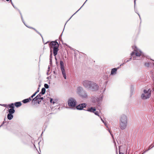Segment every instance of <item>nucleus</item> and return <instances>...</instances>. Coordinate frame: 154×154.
I'll return each instance as SVG.
<instances>
[{"label": "nucleus", "mask_w": 154, "mask_h": 154, "mask_svg": "<svg viewBox=\"0 0 154 154\" xmlns=\"http://www.w3.org/2000/svg\"><path fill=\"white\" fill-rule=\"evenodd\" d=\"M77 93L79 96L83 99H87L88 95L87 92L82 87H78L77 88Z\"/></svg>", "instance_id": "nucleus-3"}, {"label": "nucleus", "mask_w": 154, "mask_h": 154, "mask_svg": "<svg viewBox=\"0 0 154 154\" xmlns=\"http://www.w3.org/2000/svg\"><path fill=\"white\" fill-rule=\"evenodd\" d=\"M50 102L52 103L53 104L56 103V100H54V101H53V99L52 98H50Z\"/></svg>", "instance_id": "nucleus-24"}, {"label": "nucleus", "mask_w": 154, "mask_h": 154, "mask_svg": "<svg viewBox=\"0 0 154 154\" xmlns=\"http://www.w3.org/2000/svg\"><path fill=\"white\" fill-rule=\"evenodd\" d=\"M92 81L88 80H85L82 82L83 86L85 88L89 89Z\"/></svg>", "instance_id": "nucleus-9"}, {"label": "nucleus", "mask_w": 154, "mask_h": 154, "mask_svg": "<svg viewBox=\"0 0 154 154\" xmlns=\"http://www.w3.org/2000/svg\"><path fill=\"white\" fill-rule=\"evenodd\" d=\"M52 63V59H50V63L51 64Z\"/></svg>", "instance_id": "nucleus-43"}, {"label": "nucleus", "mask_w": 154, "mask_h": 154, "mask_svg": "<svg viewBox=\"0 0 154 154\" xmlns=\"http://www.w3.org/2000/svg\"><path fill=\"white\" fill-rule=\"evenodd\" d=\"M47 79H48V77L47 78Z\"/></svg>", "instance_id": "nucleus-60"}, {"label": "nucleus", "mask_w": 154, "mask_h": 154, "mask_svg": "<svg viewBox=\"0 0 154 154\" xmlns=\"http://www.w3.org/2000/svg\"><path fill=\"white\" fill-rule=\"evenodd\" d=\"M40 85H39V87H40Z\"/></svg>", "instance_id": "nucleus-61"}, {"label": "nucleus", "mask_w": 154, "mask_h": 154, "mask_svg": "<svg viewBox=\"0 0 154 154\" xmlns=\"http://www.w3.org/2000/svg\"><path fill=\"white\" fill-rule=\"evenodd\" d=\"M22 102L24 103H26L28 102H29V101L28 100L27 98V99L23 100L22 101Z\"/></svg>", "instance_id": "nucleus-26"}, {"label": "nucleus", "mask_w": 154, "mask_h": 154, "mask_svg": "<svg viewBox=\"0 0 154 154\" xmlns=\"http://www.w3.org/2000/svg\"><path fill=\"white\" fill-rule=\"evenodd\" d=\"M44 87H45V88H46L47 89L48 88H49V86L47 84H45Z\"/></svg>", "instance_id": "nucleus-30"}, {"label": "nucleus", "mask_w": 154, "mask_h": 154, "mask_svg": "<svg viewBox=\"0 0 154 154\" xmlns=\"http://www.w3.org/2000/svg\"><path fill=\"white\" fill-rule=\"evenodd\" d=\"M98 89L99 86L98 84L92 81L89 89L93 91H97Z\"/></svg>", "instance_id": "nucleus-7"}, {"label": "nucleus", "mask_w": 154, "mask_h": 154, "mask_svg": "<svg viewBox=\"0 0 154 154\" xmlns=\"http://www.w3.org/2000/svg\"><path fill=\"white\" fill-rule=\"evenodd\" d=\"M151 94V91H150V89H148L147 91L144 90H143V93L141 95V98L143 100L147 99L150 97Z\"/></svg>", "instance_id": "nucleus-4"}, {"label": "nucleus", "mask_w": 154, "mask_h": 154, "mask_svg": "<svg viewBox=\"0 0 154 154\" xmlns=\"http://www.w3.org/2000/svg\"><path fill=\"white\" fill-rule=\"evenodd\" d=\"M32 29H34V30H35V31H36V30L35 29V28H32Z\"/></svg>", "instance_id": "nucleus-51"}, {"label": "nucleus", "mask_w": 154, "mask_h": 154, "mask_svg": "<svg viewBox=\"0 0 154 154\" xmlns=\"http://www.w3.org/2000/svg\"><path fill=\"white\" fill-rule=\"evenodd\" d=\"M133 48L134 49V51L135 52L133 51L131 53V57H133L135 53L136 56L137 57H139L143 55V53L140 50L137 48L136 47H133Z\"/></svg>", "instance_id": "nucleus-5"}, {"label": "nucleus", "mask_w": 154, "mask_h": 154, "mask_svg": "<svg viewBox=\"0 0 154 154\" xmlns=\"http://www.w3.org/2000/svg\"><path fill=\"white\" fill-rule=\"evenodd\" d=\"M36 31V32L37 33H38V34H39V35L41 36V37H42V35L41 34H40V33L38 32L37 30H36V31Z\"/></svg>", "instance_id": "nucleus-40"}, {"label": "nucleus", "mask_w": 154, "mask_h": 154, "mask_svg": "<svg viewBox=\"0 0 154 154\" xmlns=\"http://www.w3.org/2000/svg\"><path fill=\"white\" fill-rule=\"evenodd\" d=\"M14 105L17 107H18L20 106L22 104L20 102H18L15 103Z\"/></svg>", "instance_id": "nucleus-20"}, {"label": "nucleus", "mask_w": 154, "mask_h": 154, "mask_svg": "<svg viewBox=\"0 0 154 154\" xmlns=\"http://www.w3.org/2000/svg\"><path fill=\"white\" fill-rule=\"evenodd\" d=\"M36 31V32L37 33H38V34H39V35L41 36V37H42V35L41 34H40V33L38 32L37 30H36V31Z\"/></svg>", "instance_id": "nucleus-38"}, {"label": "nucleus", "mask_w": 154, "mask_h": 154, "mask_svg": "<svg viewBox=\"0 0 154 154\" xmlns=\"http://www.w3.org/2000/svg\"><path fill=\"white\" fill-rule=\"evenodd\" d=\"M128 118L127 116L123 115L121 116L119 120V127L122 130L125 129L128 125Z\"/></svg>", "instance_id": "nucleus-1"}, {"label": "nucleus", "mask_w": 154, "mask_h": 154, "mask_svg": "<svg viewBox=\"0 0 154 154\" xmlns=\"http://www.w3.org/2000/svg\"><path fill=\"white\" fill-rule=\"evenodd\" d=\"M36 31V32L37 33H38V34H39V35L41 36V37H42V35L41 34H40V33L38 32L37 30H36V31Z\"/></svg>", "instance_id": "nucleus-39"}, {"label": "nucleus", "mask_w": 154, "mask_h": 154, "mask_svg": "<svg viewBox=\"0 0 154 154\" xmlns=\"http://www.w3.org/2000/svg\"><path fill=\"white\" fill-rule=\"evenodd\" d=\"M5 121L2 123L1 124V125L0 126V128L4 124V123H5Z\"/></svg>", "instance_id": "nucleus-42"}, {"label": "nucleus", "mask_w": 154, "mask_h": 154, "mask_svg": "<svg viewBox=\"0 0 154 154\" xmlns=\"http://www.w3.org/2000/svg\"><path fill=\"white\" fill-rule=\"evenodd\" d=\"M60 69L61 70L62 73L63 77L65 79H66V71L64 69V63L63 61L60 60Z\"/></svg>", "instance_id": "nucleus-8"}, {"label": "nucleus", "mask_w": 154, "mask_h": 154, "mask_svg": "<svg viewBox=\"0 0 154 154\" xmlns=\"http://www.w3.org/2000/svg\"><path fill=\"white\" fill-rule=\"evenodd\" d=\"M39 91V88H38L37 91L35 92L36 94Z\"/></svg>", "instance_id": "nucleus-44"}, {"label": "nucleus", "mask_w": 154, "mask_h": 154, "mask_svg": "<svg viewBox=\"0 0 154 154\" xmlns=\"http://www.w3.org/2000/svg\"><path fill=\"white\" fill-rule=\"evenodd\" d=\"M9 114H13L15 112V110L14 109L11 108L9 109L8 110Z\"/></svg>", "instance_id": "nucleus-16"}, {"label": "nucleus", "mask_w": 154, "mask_h": 154, "mask_svg": "<svg viewBox=\"0 0 154 154\" xmlns=\"http://www.w3.org/2000/svg\"><path fill=\"white\" fill-rule=\"evenodd\" d=\"M87 106V104L86 103H82L80 104L77 106L76 108L77 110H82L84 108H85Z\"/></svg>", "instance_id": "nucleus-10"}, {"label": "nucleus", "mask_w": 154, "mask_h": 154, "mask_svg": "<svg viewBox=\"0 0 154 154\" xmlns=\"http://www.w3.org/2000/svg\"><path fill=\"white\" fill-rule=\"evenodd\" d=\"M11 3L12 5H13V6L18 11H20L18 9H17V8L15 6H14V4H13V3L12 2H11Z\"/></svg>", "instance_id": "nucleus-31"}, {"label": "nucleus", "mask_w": 154, "mask_h": 154, "mask_svg": "<svg viewBox=\"0 0 154 154\" xmlns=\"http://www.w3.org/2000/svg\"><path fill=\"white\" fill-rule=\"evenodd\" d=\"M123 147V146H119V154H124L123 153H122V152H120L121 149Z\"/></svg>", "instance_id": "nucleus-25"}, {"label": "nucleus", "mask_w": 154, "mask_h": 154, "mask_svg": "<svg viewBox=\"0 0 154 154\" xmlns=\"http://www.w3.org/2000/svg\"><path fill=\"white\" fill-rule=\"evenodd\" d=\"M50 59H52V50H50Z\"/></svg>", "instance_id": "nucleus-29"}, {"label": "nucleus", "mask_w": 154, "mask_h": 154, "mask_svg": "<svg viewBox=\"0 0 154 154\" xmlns=\"http://www.w3.org/2000/svg\"><path fill=\"white\" fill-rule=\"evenodd\" d=\"M133 59L134 60H136V59H136L135 57H133Z\"/></svg>", "instance_id": "nucleus-48"}, {"label": "nucleus", "mask_w": 154, "mask_h": 154, "mask_svg": "<svg viewBox=\"0 0 154 154\" xmlns=\"http://www.w3.org/2000/svg\"><path fill=\"white\" fill-rule=\"evenodd\" d=\"M91 100L93 105L97 104L99 106L97 100V97L93 96L91 97Z\"/></svg>", "instance_id": "nucleus-11"}, {"label": "nucleus", "mask_w": 154, "mask_h": 154, "mask_svg": "<svg viewBox=\"0 0 154 154\" xmlns=\"http://www.w3.org/2000/svg\"><path fill=\"white\" fill-rule=\"evenodd\" d=\"M87 0H86V1L84 3V4H83V5L81 6V7L75 13H74L70 18L66 21V23L65 24V26L66 23L68 22V21L76 13L79 11L81 8L82 7V6H83V5H84V4L87 1Z\"/></svg>", "instance_id": "nucleus-22"}, {"label": "nucleus", "mask_w": 154, "mask_h": 154, "mask_svg": "<svg viewBox=\"0 0 154 154\" xmlns=\"http://www.w3.org/2000/svg\"><path fill=\"white\" fill-rule=\"evenodd\" d=\"M49 68H50V67H49H49H48V69H49ZM49 71V70H48V71Z\"/></svg>", "instance_id": "nucleus-54"}, {"label": "nucleus", "mask_w": 154, "mask_h": 154, "mask_svg": "<svg viewBox=\"0 0 154 154\" xmlns=\"http://www.w3.org/2000/svg\"><path fill=\"white\" fill-rule=\"evenodd\" d=\"M36 93H35L34 94H33L31 96V97L33 98L34 97L35 95L36 94Z\"/></svg>", "instance_id": "nucleus-33"}, {"label": "nucleus", "mask_w": 154, "mask_h": 154, "mask_svg": "<svg viewBox=\"0 0 154 154\" xmlns=\"http://www.w3.org/2000/svg\"><path fill=\"white\" fill-rule=\"evenodd\" d=\"M131 59H132V57H131L129 59V60H129V61H130V60H131Z\"/></svg>", "instance_id": "nucleus-47"}, {"label": "nucleus", "mask_w": 154, "mask_h": 154, "mask_svg": "<svg viewBox=\"0 0 154 154\" xmlns=\"http://www.w3.org/2000/svg\"><path fill=\"white\" fill-rule=\"evenodd\" d=\"M13 118V116L12 114L8 113L7 115V118L9 120H11Z\"/></svg>", "instance_id": "nucleus-18"}, {"label": "nucleus", "mask_w": 154, "mask_h": 154, "mask_svg": "<svg viewBox=\"0 0 154 154\" xmlns=\"http://www.w3.org/2000/svg\"><path fill=\"white\" fill-rule=\"evenodd\" d=\"M145 152H143V153H142L141 154H143Z\"/></svg>", "instance_id": "nucleus-59"}, {"label": "nucleus", "mask_w": 154, "mask_h": 154, "mask_svg": "<svg viewBox=\"0 0 154 154\" xmlns=\"http://www.w3.org/2000/svg\"><path fill=\"white\" fill-rule=\"evenodd\" d=\"M99 117H100V118L101 120V121L103 122V123H104V122H105L104 121V120L101 117V116H100Z\"/></svg>", "instance_id": "nucleus-36"}, {"label": "nucleus", "mask_w": 154, "mask_h": 154, "mask_svg": "<svg viewBox=\"0 0 154 154\" xmlns=\"http://www.w3.org/2000/svg\"><path fill=\"white\" fill-rule=\"evenodd\" d=\"M19 11V13L20 14V16H21V20H22V22H23V23H24V25L26 26H27V27H28L30 29H32L33 28V27H30V26H26V24H25V22H24V20L23 19V16H22V14H21V12H20V11Z\"/></svg>", "instance_id": "nucleus-15"}, {"label": "nucleus", "mask_w": 154, "mask_h": 154, "mask_svg": "<svg viewBox=\"0 0 154 154\" xmlns=\"http://www.w3.org/2000/svg\"><path fill=\"white\" fill-rule=\"evenodd\" d=\"M109 131L110 133V134L112 136V137L113 138V134H111V132H110V130H109Z\"/></svg>", "instance_id": "nucleus-35"}, {"label": "nucleus", "mask_w": 154, "mask_h": 154, "mask_svg": "<svg viewBox=\"0 0 154 154\" xmlns=\"http://www.w3.org/2000/svg\"><path fill=\"white\" fill-rule=\"evenodd\" d=\"M120 68V66H119L117 68H114L112 69L111 72V75H113L116 74V72L117 69Z\"/></svg>", "instance_id": "nucleus-12"}, {"label": "nucleus", "mask_w": 154, "mask_h": 154, "mask_svg": "<svg viewBox=\"0 0 154 154\" xmlns=\"http://www.w3.org/2000/svg\"><path fill=\"white\" fill-rule=\"evenodd\" d=\"M31 98H32V97H29V98H27V99L29 101V102L32 99H31Z\"/></svg>", "instance_id": "nucleus-37"}, {"label": "nucleus", "mask_w": 154, "mask_h": 154, "mask_svg": "<svg viewBox=\"0 0 154 154\" xmlns=\"http://www.w3.org/2000/svg\"><path fill=\"white\" fill-rule=\"evenodd\" d=\"M94 113L96 115L98 116L99 117L100 116L99 115V112L97 111H95L94 112Z\"/></svg>", "instance_id": "nucleus-28"}, {"label": "nucleus", "mask_w": 154, "mask_h": 154, "mask_svg": "<svg viewBox=\"0 0 154 154\" xmlns=\"http://www.w3.org/2000/svg\"><path fill=\"white\" fill-rule=\"evenodd\" d=\"M138 14V15H139V17H140V14Z\"/></svg>", "instance_id": "nucleus-53"}, {"label": "nucleus", "mask_w": 154, "mask_h": 154, "mask_svg": "<svg viewBox=\"0 0 154 154\" xmlns=\"http://www.w3.org/2000/svg\"><path fill=\"white\" fill-rule=\"evenodd\" d=\"M85 110V109H84ZM89 112H91L94 113V112L96 111V109L94 107H91L88 109L87 110H85Z\"/></svg>", "instance_id": "nucleus-13"}, {"label": "nucleus", "mask_w": 154, "mask_h": 154, "mask_svg": "<svg viewBox=\"0 0 154 154\" xmlns=\"http://www.w3.org/2000/svg\"><path fill=\"white\" fill-rule=\"evenodd\" d=\"M48 42H47L46 43H45V44H47V43H48Z\"/></svg>", "instance_id": "nucleus-58"}, {"label": "nucleus", "mask_w": 154, "mask_h": 154, "mask_svg": "<svg viewBox=\"0 0 154 154\" xmlns=\"http://www.w3.org/2000/svg\"><path fill=\"white\" fill-rule=\"evenodd\" d=\"M41 96V95L39 94L37 95L32 100V101H34L35 103H36L37 100L39 99V98Z\"/></svg>", "instance_id": "nucleus-14"}, {"label": "nucleus", "mask_w": 154, "mask_h": 154, "mask_svg": "<svg viewBox=\"0 0 154 154\" xmlns=\"http://www.w3.org/2000/svg\"><path fill=\"white\" fill-rule=\"evenodd\" d=\"M41 102V101H39V100H38V103H39L40 102Z\"/></svg>", "instance_id": "nucleus-50"}, {"label": "nucleus", "mask_w": 154, "mask_h": 154, "mask_svg": "<svg viewBox=\"0 0 154 154\" xmlns=\"http://www.w3.org/2000/svg\"><path fill=\"white\" fill-rule=\"evenodd\" d=\"M47 75H49V74L48 73V72H47Z\"/></svg>", "instance_id": "nucleus-52"}, {"label": "nucleus", "mask_w": 154, "mask_h": 154, "mask_svg": "<svg viewBox=\"0 0 154 154\" xmlns=\"http://www.w3.org/2000/svg\"><path fill=\"white\" fill-rule=\"evenodd\" d=\"M150 63H149V62L146 63H145V66H146L147 67H149L150 66Z\"/></svg>", "instance_id": "nucleus-27"}, {"label": "nucleus", "mask_w": 154, "mask_h": 154, "mask_svg": "<svg viewBox=\"0 0 154 154\" xmlns=\"http://www.w3.org/2000/svg\"><path fill=\"white\" fill-rule=\"evenodd\" d=\"M2 106H4V107H7L6 104H2Z\"/></svg>", "instance_id": "nucleus-45"}, {"label": "nucleus", "mask_w": 154, "mask_h": 154, "mask_svg": "<svg viewBox=\"0 0 154 154\" xmlns=\"http://www.w3.org/2000/svg\"><path fill=\"white\" fill-rule=\"evenodd\" d=\"M44 99V98L43 97H40V98H39V99L43 100Z\"/></svg>", "instance_id": "nucleus-46"}, {"label": "nucleus", "mask_w": 154, "mask_h": 154, "mask_svg": "<svg viewBox=\"0 0 154 154\" xmlns=\"http://www.w3.org/2000/svg\"><path fill=\"white\" fill-rule=\"evenodd\" d=\"M105 90V88H104V91H103V92H104V91Z\"/></svg>", "instance_id": "nucleus-56"}, {"label": "nucleus", "mask_w": 154, "mask_h": 154, "mask_svg": "<svg viewBox=\"0 0 154 154\" xmlns=\"http://www.w3.org/2000/svg\"><path fill=\"white\" fill-rule=\"evenodd\" d=\"M131 94L132 95L134 93V87L133 85H131L130 88Z\"/></svg>", "instance_id": "nucleus-19"}, {"label": "nucleus", "mask_w": 154, "mask_h": 154, "mask_svg": "<svg viewBox=\"0 0 154 154\" xmlns=\"http://www.w3.org/2000/svg\"><path fill=\"white\" fill-rule=\"evenodd\" d=\"M9 107L11 109L13 108L14 109V104L13 103H11L10 104H9L8 105Z\"/></svg>", "instance_id": "nucleus-23"}, {"label": "nucleus", "mask_w": 154, "mask_h": 154, "mask_svg": "<svg viewBox=\"0 0 154 154\" xmlns=\"http://www.w3.org/2000/svg\"><path fill=\"white\" fill-rule=\"evenodd\" d=\"M154 146H152V145H150V146L149 147V149H148V150L151 149Z\"/></svg>", "instance_id": "nucleus-32"}, {"label": "nucleus", "mask_w": 154, "mask_h": 154, "mask_svg": "<svg viewBox=\"0 0 154 154\" xmlns=\"http://www.w3.org/2000/svg\"><path fill=\"white\" fill-rule=\"evenodd\" d=\"M77 102L74 98H70L68 101V104L69 106L72 107H75L76 105Z\"/></svg>", "instance_id": "nucleus-6"}, {"label": "nucleus", "mask_w": 154, "mask_h": 154, "mask_svg": "<svg viewBox=\"0 0 154 154\" xmlns=\"http://www.w3.org/2000/svg\"><path fill=\"white\" fill-rule=\"evenodd\" d=\"M135 0H134V5H135Z\"/></svg>", "instance_id": "nucleus-55"}, {"label": "nucleus", "mask_w": 154, "mask_h": 154, "mask_svg": "<svg viewBox=\"0 0 154 154\" xmlns=\"http://www.w3.org/2000/svg\"><path fill=\"white\" fill-rule=\"evenodd\" d=\"M6 0V1H9L10 0Z\"/></svg>", "instance_id": "nucleus-57"}, {"label": "nucleus", "mask_w": 154, "mask_h": 154, "mask_svg": "<svg viewBox=\"0 0 154 154\" xmlns=\"http://www.w3.org/2000/svg\"><path fill=\"white\" fill-rule=\"evenodd\" d=\"M124 64H125V63H123L121 64L120 65V66H122V65H123Z\"/></svg>", "instance_id": "nucleus-49"}, {"label": "nucleus", "mask_w": 154, "mask_h": 154, "mask_svg": "<svg viewBox=\"0 0 154 154\" xmlns=\"http://www.w3.org/2000/svg\"><path fill=\"white\" fill-rule=\"evenodd\" d=\"M50 50L53 48V53L54 55L55 56V58L56 59V55L57 54L58 51L59 50L58 48L59 44L56 41L51 42L49 44Z\"/></svg>", "instance_id": "nucleus-2"}, {"label": "nucleus", "mask_w": 154, "mask_h": 154, "mask_svg": "<svg viewBox=\"0 0 154 154\" xmlns=\"http://www.w3.org/2000/svg\"><path fill=\"white\" fill-rule=\"evenodd\" d=\"M128 62H129V60H124V63H126Z\"/></svg>", "instance_id": "nucleus-41"}, {"label": "nucleus", "mask_w": 154, "mask_h": 154, "mask_svg": "<svg viewBox=\"0 0 154 154\" xmlns=\"http://www.w3.org/2000/svg\"><path fill=\"white\" fill-rule=\"evenodd\" d=\"M46 89L45 88H42L41 90V91L39 93V94L41 95H43L44 94L45 92Z\"/></svg>", "instance_id": "nucleus-21"}, {"label": "nucleus", "mask_w": 154, "mask_h": 154, "mask_svg": "<svg viewBox=\"0 0 154 154\" xmlns=\"http://www.w3.org/2000/svg\"><path fill=\"white\" fill-rule=\"evenodd\" d=\"M104 125H105V126L106 127V128H108V125L106 123V122H105L104 123Z\"/></svg>", "instance_id": "nucleus-34"}, {"label": "nucleus", "mask_w": 154, "mask_h": 154, "mask_svg": "<svg viewBox=\"0 0 154 154\" xmlns=\"http://www.w3.org/2000/svg\"><path fill=\"white\" fill-rule=\"evenodd\" d=\"M103 98V97L102 95H101V96L100 97H99L98 98H97V100L98 101V104L99 106L100 105V102L102 101Z\"/></svg>", "instance_id": "nucleus-17"}]
</instances>
